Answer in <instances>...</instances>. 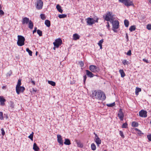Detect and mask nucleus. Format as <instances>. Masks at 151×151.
Segmentation results:
<instances>
[{
    "label": "nucleus",
    "mask_w": 151,
    "mask_h": 151,
    "mask_svg": "<svg viewBox=\"0 0 151 151\" xmlns=\"http://www.w3.org/2000/svg\"><path fill=\"white\" fill-rule=\"evenodd\" d=\"M80 37V36L77 33L74 34L73 35V39L75 40L79 39Z\"/></svg>",
    "instance_id": "19"
},
{
    "label": "nucleus",
    "mask_w": 151,
    "mask_h": 151,
    "mask_svg": "<svg viewBox=\"0 0 151 151\" xmlns=\"http://www.w3.org/2000/svg\"><path fill=\"white\" fill-rule=\"evenodd\" d=\"M93 99H96L102 101L104 100L106 98L104 93L100 90L93 91L91 95Z\"/></svg>",
    "instance_id": "1"
},
{
    "label": "nucleus",
    "mask_w": 151,
    "mask_h": 151,
    "mask_svg": "<svg viewBox=\"0 0 151 151\" xmlns=\"http://www.w3.org/2000/svg\"><path fill=\"white\" fill-rule=\"evenodd\" d=\"M48 83L52 86H55V83L52 81H48Z\"/></svg>",
    "instance_id": "30"
},
{
    "label": "nucleus",
    "mask_w": 151,
    "mask_h": 151,
    "mask_svg": "<svg viewBox=\"0 0 151 151\" xmlns=\"http://www.w3.org/2000/svg\"><path fill=\"white\" fill-rule=\"evenodd\" d=\"M138 123L135 122H133L132 123V126L133 127H137L138 126Z\"/></svg>",
    "instance_id": "31"
},
{
    "label": "nucleus",
    "mask_w": 151,
    "mask_h": 151,
    "mask_svg": "<svg viewBox=\"0 0 151 151\" xmlns=\"http://www.w3.org/2000/svg\"><path fill=\"white\" fill-rule=\"evenodd\" d=\"M1 9V5L0 4V9Z\"/></svg>",
    "instance_id": "60"
},
{
    "label": "nucleus",
    "mask_w": 151,
    "mask_h": 151,
    "mask_svg": "<svg viewBox=\"0 0 151 151\" xmlns=\"http://www.w3.org/2000/svg\"><path fill=\"white\" fill-rule=\"evenodd\" d=\"M91 148L93 150H95L96 149V146L95 144L93 143L91 144Z\"/></svg>",
    "instance_id": "32"
},
{
    "label": "nucleus",
    "mask_w": 151,
    "mask_h": 151,
    "mask_svg": "<svg viewBox=\"0 0 151 151\" xmlns=\"http://www.w3.org/2000/svg\"><path fill=\"white\" fill-rule=\"evenodd\" d=\"M33 149L35 151H39V148L36 143H34V144Z\"/></svg>",
    "instance_id": "20"
},
{
    "label": "nucleus",
    "mask_w": 151,
    "mask_h": 151,
    "mask_svg": "<svg viewBox=\"0 0 151 151\" xmlns=\"http://www.w3.org/2000/svg\"><path fill=\"white\" fill-rule=\"evenodd\" d=\"M124 24L125 27H128L129 25V22L127 19H125L124 22Z\"/></svg>",
    "instance_id": "27"
},
{
    "label": "nucleus",
    "mask_w": 151,
    "mask_h": 151,
    "mask_svg": "<svg viewBox=\"0 0 151 151\" xmlns=\"http://www.w3.org/2000/svg\"><path fill=\"white\" fill-rule=\"evenodd\" d=\"M45 24L47 27H50V21L48 20H46L45 22Z\"/></svg>",
    "instance_id": "23"
},
{
    "label": "nucleus",
    "mask_w": 151,
    "mask_h": 151,
    "mask_svg": "<svg viewBox=\"0 0 151 151\" xmlns=\"http://www.w3.org/2000/svg\"><path fill=\"white\" fill-rule=\"evenodd\" d=\"M119 134L123 138L124 137V136L123 134V132L122 131H119Z\"/></svg>",
    "instance_id": "44"
},
{
    "label": "nucleus",
    "mask_w": 151,
    "mask_h": 151,
    "mask_svg": "<svg viewBox=\"0 0 151 151\" xmlns=\"http://www.w3.org/2000/svg\"><path fill=\"white\" fill-rule=\"evenodd\" d=\"M149 2L151 4V0H149Z\"/></svg>",
    "instance_id": "58"
},
{
    "label": "nucleus",
    "mask_w": 151,
    "mask_h": 151,
    "mask_svg": "<svg viewBox=\"0 0 151 151\" xmlns=\"http://www.w3.org/2000/svg\"><path fill=\"white\" fill-rule=\"evenodd\" d=\"M94 134L95 135L94 141L97 144V146L99 147V145L101 143V140L96 133L94 132Z\"/></svg>",
    "instance_id": "10"
},
{
    "label": "nucleus",
    "mask_w": 151,
    "mask_h": 151,
    "mask_svg": "<svg viewBox=\"0 0 151 151\" xmlns=\"http://www.w3.org/2000/svg\"><path fill=\"white\" fill-rule=\"evenodd\" d=\"M1 132L2 135L4 136L5 134V132L4 129L3 128H2L1 129Z\"/></svg>",
    "instance_id": "47"
},
{
    "label": "nucleus",
    "mask_w": 151,
    "mask_h": 151,
    "mask_svg": "<svg viewBox=\"0 0 151 151\" xmlns=\"http://www.w3.org/2000/svg\"><path fill=\"white\" fill-rule=\"evenodd\" d=\"M79 64L82 67H83L84 66V63L82 61H81L79 62Z\"/></svg>",
    "instance_id": "49"
},
{
    "label": "nucleus",
    "mask_w": 151,
    "mask_h": 151,
    "mask_svg": "<svg viewBox=\"0 0 151 151\" xmlns=\"http://www.w3.org/2000/svg\"><path fill=\"white\" fill-rule=\"evenodd\" d=\"M41 19L42 20H45L46 19V17L45 15L43 14H41L40 15Z\"/></svg>",
    "instance_id": "42"
},
{
    "label": "nucleus",
    "mask_w": 151,
    "mask_h": 151,
    "mask_svg": "<svg viewBox=\"0 0 151 151\" xmlns=\"http://www.w3.org/2000/svg\"><path fill=\"white\" fill-rule=\"evenodd\" d=\"M147 137L149 141H151V134L148 135H147Z\"/></svg>",
    "instance_id": "50"
},
{
    "label": "nucleus",
    "mask_w": 151,
    "mask_h": 151,
    "mask_svg": "<svg viewBox=\"0 0 151 151\" xmlns=\"http://www.w3.org/2000/svg\"><path fill=\"white\" fill-rule=\"evenodd\" d=\"M22 24H28V27L31 29H33V24L31 20H30L29 18L27 17H23L22 21Z\"/></svg>",
    "instance_id": "2"
},
{
    "label": "nucleus",
    "mask_w": 151,
    "mask_h": 151,
    "mask_svg": "<svg viewBox=\"0 0 151 151\" xmlns=\"http://www.w3.org/2000/svg\"><path fill=\"white\" fill-rule=\"evenodd\" d=\"M74 83H73V82H71L70 83L71 84H73Z\"/></svg>",
    "instance_id": "59"
},
{
    "label": "nucleus",
    "mask_w": 151,
    "mask_h": 151,
    "mask_svg": "<svg viewBox=\"0 0 151 151\" xmlns=\"http://www.w3.org/2000/svg\"><path fill=\"white\" fill-rule=\"evenodd\" d=\"M106 105L108 107H111L114 106L115 103V102H114L111 104H107Z\"/></svg>",
    "instance_id": "39"
},
{
    "label": "nucleus",
    "mask_w": 151,
    "mask_h": 151,
    "mask_svg": "<svg viewBox=\"0 0 151 151\" xmlns=\"http://www.w3.org/2000/svg\"><path fill=\"white\" fill-rule=\"evenodd\" d=\"M64 144L67 145H70L71 144L70 139L68 138L65 139V141L64 142Z\"/></svg>",
    "instance_id": "21"
},
{
    "label": "nucleus",
    "mask_w": 151,
    "mask_h": 151,
    "mask_svg": "<svg viewBox=\"0 0 151 151\" xmlns=\"http://www.w3.org/2000/svg\"><path fill=\"white\" fill-rule=\"evenodd\" d=\"M136 129V130L138 131V133L139 134H142L143 133H142L141 132V131L140 130H139L138 129Z\"/></svg>",
    "instance_id": "52"
},
{
    "label": "nucleus",
    "mask_w": 151,
    "mask_h": 151,
    "mask_svg": "<svg viewBox=\"0 0 151 151\" xmlns=\"http://www.w3.org/2000/svg\"><path fill=\"white\" fill-rule=\"evenodd\" d=\"M94 19V22H98V21L99 19V18H98L97 17L95 16L93 18Z\"/></svg>",
    "instance_id": "40"
},
{
    "label": "nucleus",
    "mask_w": 151,
    "mask_h": 151,
    "mask_svg": "<svg viewBox=\"0 0 151 151\" xmlns=\"http://www.w3.org/2000/svg\"><path fill=\"white\" fill-rule=\"evenodd\" d=\"M126 38L127 39V41H129L128 36V34L127 33H126Z\"/></svg>",
    "instance_id": "56"
},
{
    "label": "nucleus",
    "mask_w": 151,
    "mask_h": 151,
    "mask_svg": "<svg viewBox=\"0 0 151 151\" xmlns=\"http://www.w3.org/2000/svg\"><path fill=\"white\" fill-rule=\"evenodd\" d=\"M21 80L19 79L18 80V83H17V84L16 86V87H20V85H21Z\"/></svg>",
    "instance_id": "37"
},
{
    "label": "nucleus",
    "mask_w": 151,
    "mask_h": 151,
    "mask_svg": "<svg viewBox=\"0 0 151 151\" xmlns=\"http://www.w3.org/2000/svg\"><path fill=\"white\" fill-rule=\"evenodd\" d=\"M0 119L1 120L4 119L3 113L2 112H0Z\"/></svg>",
    "instance_id": "43"
},
{
    "label": "nucleus",
    "mask_w": 151,
    "mask_h": 151,
    "mask_svg": "<svg viewBox=\"0 0 151 151\" xmlns=\"http://www.w3.org/2000/svg\"><path fill=\"white\" fill-rule=\"evenodd\" d=\"M123 64L125 65H128L129 63V62L128 61H127L126 60H124L122 61Z\"/></svg>",
    "instance_id": "35"
},
{
    "label": "nucleus",
    "mask_w": 151,
    "mask_h": 151,
    "mask_svg": "<svg viewBox=\"0 0 151 151\" xmlns=\"http://www.w3.org/2000/svg\"><path fill=\"white\" fill-rule=\"evenodd\" d=\"M36 7L37 9L40 10L42 9L43 3L41 0H37Z\"/></svg>",
    "instance_id": "8"
},
{
    "label": "nucleus",
    "mask_w": 151,
    "mask_h": 151,
    "mask_svg": "<svg viewBox=\"0 0 151 151\" xmlns=\"http://www.w3.org/2000/svg\"><path fill=\"white\" fill-rule=\"evenodd\" d=\"M127 125H128V124H127V123L125 122V123H124L122 124V128H126L127 127Z\"/></svg>",
    "instance_id": "41"
},
{
    "label": "nucleus",
    "mask_w": 151,
    "mask_h": 151,
    "mask_svg": "<svg viewBox=\"0 0 151 151\" xmlns=\"http://www.w3.org/2000/svg\"><path fill=\"white\" fill-rule=\"evenodd\" d=\"M56 8L59 12L61 13H62L63 10L61 9V7L59 4H57L56 6Z\"/></svg>",
    "instance_id": "22"
},
{
    "label": "nucleus",
    "mask_w": 151,
    "mask_h": 151,
    "mask_svg": "<svg viewBox=\"0 0 151 151\" xmlns=\"http://www.w3.org/2000/svg\"><path fill=\"white\" fill-rule=\"evenodd\" d=\"M37 52H36V55H37Z\"/></svg>",
    "instance_id": "62"
},
{
    "label": "nucleus",
    "mask_w": 151,
    "mask_h": 151,
    "mask_svg": "<svg viewBox=\"0 0 151 151\" xmlns=\"http://www.w3.org/2000/svg\"><path fill=\"white\" fill-rule=\"evenodd\" d=\"M67 16V15L64 14H60L58 15V17L60 19L65 18V17H66Z\"/></svg>",
    "instance_id": "29"
},
{
    "label": "nucleus",
    "mask_w": 151,
    "mask_h": 151,
    "mask_svg": "<svg viewBox=\"0 0 151 151\" xmlns=\"http://www.w3.org/2000/svg\"><path fill=\"white\" fill-rule=\"evenodd\" d=\"M147 28L149 30H151V24H148L147 26Z\"/></svg>",
    "instance_id": "46"
},
{
    "label": "nucleus",
    "mask_w": 151,
    "mask_h": 151,
    "mask_svg": "<svg viewBox=\"0 0 151 151\" xmlns=\"http://www.w3.org/2000/svg\"><path fill=\"white\" fill-rule=\"evenodd\" d=\"M10 107L12 109H13L14 108V103L12 102H10V104H9Z\"/></svg>",
    "instance_id": "36"
},
{
    "label": "nucleus",
    "mask_w": 151,
    "mask_h": 151,
    "mask_svg": "<svg viewBox=\"0 0 151 151\" xmlns=\"http://www.w3.org/2000/svg\"><path fill=\"white\" fill-rule=\"evenodd\" d=\"M89 69L91 72L95 73L98 72L99 70V68L94 65H90Z\"/></svg>",
    "instance_id": "7"
},
{
    "label": "nucleus",
    "mask_w": 151,
    "mask_h": 151,
    "mask_svg": "<svg viewBox=\"0 0 151 151\" xmlns=\"http://www.w3.org/2000/svg\"><path fill=\"white\" fill-rule=\"evenodd\" d=\"M33 91H34L35 92L36 91L35 90H34V88L33 89Z\"/></svg>",
    "instance_id": "61"
},
{
    "label": "nucleus",
    "mask_w": 151,
    "mask_h": 151,
    "mask_svg": "<svg viewBox=\"0 0 151 151\" xmlns=\"http://www.w3.org/2000/svg\"><path fill=\"white\" fill-rule=\"evenodd\" d=\"M75 141L77 143V145L78 147L80 148H82L83 147V144L81 143L80 141L76 139L75 140Z\"/></svg>",
    "instance_id": "18"
},
{
    "label": "nucleus",
    "mask_w": 151,
    "mask_h": 151,
    "mask_svg": "<svg viewBox=\"0 0 151 151\" xmlns=\"http://www.w3.org/2000/svg\"><path fill=\"white\" fill-rule=\"evenodd\" d=\"M141 91V89L140 88H136L135 90V94L137 95L138 94V93Z\"/></svg>",
    "instance_id": "28"
},
{
    "label": "nucleus",
    "mask_w": 151,
    "mask_h": 151,
    "mask_svg": "<svg viewBox=\"0 0 151 151\" xmlns=\"http://www.w3.org/2000/svg\"><path fill=\"white\" fill-rule=\"evenodd\" d=\"M106 23H107V24L106 25V26L107 27V29H109V27H110V26H109V23L108 22H107Z\"/></svg>",
    "instance_id": "53"
},
{
    "label": "nucleus",
    "mask_w": 151,
    "mask_h": 151,
    "mask_svg": "<svg viewBox=\"0 0 151 151\" xmlns=\"http://www.w3.org/2000/svg\"><path fill=\"white\" fill-rule=\"evenodd\" d=\"M119 72L121 74L122 77L123 78L125 76V74L123 70H119Z\"/></svg>",
    "instance_id": "25"
},
{
    "label": "nucleus",
    "mask_w": 151,
    "mask_h": 151,
    "mask_svg": "<svg viewBox=\"0 0 151 151\" xmlns=\"http://www.w3.org/2000/svg\"><path fill=\"white\" fill-rule=\"evenodd\" d=\"M16 92L18 94H19L20 92H23L25 90L24 87L23 86L16 87Z\"/></svg>",
    "instance_id": "12"
},
{
    "label": "nucleus",
    "mask_w": 151,
    "mask_h": 151,
    "mask_svg": "<svg viewBox=\"0 0 151 151\" xmlns=\"http://www.w3.org/2000/svg\"><path fill=\"white\" fill-rule=\"evenodd\" d=\"M110 22L112 24L113 29H117L119 27V22L118 20L114 21L113 19H111Z\"/></svg>",
    "instance_id": "4"
},
{
    "label": "nucleus",
    "mask_w": 151,
    "mask_h": 151,
    "mask_svg": "<svg viewBox=\"0 0 151 151\" xmlns=\"http://www.w3.org/2000/svg\"><path fill=\"white\" fill-rule=\"evenodd\" d=\"M26 50L27 52H28L30 56H31L32 55V52L31 50H30L28 48H26Z\"/></svg>",
    "instance_id": "33"
},
{
    "label": "nucleus",
    "mask_w": 151,
    "mask_h": 151,
    "mask_svg": "<svg viewBox=\"0 0 151 151\" xmlns=\"http://www.w3.org/2000/svg\"><path fill=\"white\" fill-rule=\"evenodd\" d=\"M105 20L107 21H110L111 19H113V16L112 15V12H108L105 15V16H104L103 17Z\"/></svg>",
    "instance_id": "6"
},
{
    "label": "nucleus",
    "mask_w": 151,
    "mask_h": 151,
    "mask_svg": "<svg viewBox=\"0 0 151 151\" xmlns=\"http://www.w3.org/2000/svg\"><path fill=\"white\" fill-rule=\"evenodd\" d=\"M37 32L40 36H41L42 35V32L39 29L37 30Z\"/></svg>",
    "instance_id": "34"
},
{
    "label": "nucleus",
    "mask_w": 151,
    "mask_h": 151,
    "mask_svg": "<svg viewBox=\"0 0 151 151\" xmlns=\"http://www.w3.org/2000/svg\"><path fill=\"white\" fill-rule=\"evenodd\" d=\"M113 30L114 32H115V30H114V29H113Z\"/></svg>",
    "instance_id": "63"
},
{
    "label": "nucleus",
    "mask_w": 151,
    "mask_h": 151,
    "mask_svg": "<svg viewBox=\"0 0 151 151\" xmlns=\"http://www.w3.org/2000/svg\"><path fill=\"white\" fill-rule=\"evenodd\" d=\"M62 40L60 38L58 39L55 40V42L53 43L55 46L56 47H58L60 46L62 44Z\"/></svg>",
    "instance_id": "9"
},
{
    "label": "nucleus",
    "mask_w": 151,
    "mask_h": 151,
    "mask_svg": "<svg viewBox=\"0 0 151 151\" xmlns=\"http://www.w3.org/2000/svg\"><path fill=\"white\" fill-rule=\"evenodd\" d=\"M57 138L58 142L60 145H63V143L61 136L60 134L57 135Z\"/></svg>",
    "instance_id": "15"
},
{
    "label": "nucleus",
    "mask_w": 151,
    "mask_h": 151,
    "mask_svg": "<svg viewBox=\"0 0 151 151\" xmlns=\"http://www.w3.org/2000/svg\"><path fill=\"white\" fill-rule=\"evenodd\" d=\"M6 100L2 96H0V102L1 103L0 105L2 106H4L5 104L4 102Z\"/></svg>",
    "instance_id": "17"
},
{
    "label": "nucleus",
    "mask_w": 151,
    "mask_h": 151,
    "mask_svg": "<svg viewBox=\"0 0 151 151\" xmlns=\"http://www.w3.org/2000/svg\"><path fill=\"white\" fill-rule=\"evenodd\" d=\"M147 111L143 110H142L139 112V116L142 117H146L147 116Z\"/></svg>",
    "instance_id": "13"
},
{
    "label": "nucleus",
    "mask_w": 151,
    "mask_h": 151,
    "mask_svg": "<svg viewBox=\"0 0 151 151\" xmlns=\"http://www.w3.org/2000/svg\"><path fill=\"white\" fill-rule=\"evenodd\" d=\"M18 41L17 42V45L19 46H22L24 45V41L25 39L24 37L20 35H18L17 36Z\"/></svg>",
    "instance_id": "3"
},
{
    "label": "nucleus",
    "mask_w": 151,
    "mask_h": 151,
    "mask_svg": "<svg viewBox=\"0 0 151 151\" xmlns=\"http://www.w3.org/2000/svg\"><path fill=\"white\" fill-rule=\"evenodd\" d=\"M118 116L121 121H122L123 120L124 115L122 112V109H120L118 114Z\"/></svg>",
    "instance_id": "11"
},
{
    "label": "nucleus",
    "mask_w": 151,
    "mask_h": 151,
    "mask_svg": "<svg viewBox=\"0 0 151 151\" xmlns=\"http://www.w3.org/2000/svg\"><path fill=\"white\" fill-rule=\"evenodd\" d=\"M143 60L145 62H146L147 63H148L149 62L148 61V60H147L145 58L143 59Z\"/></svg>",
    "instance_id": "54"
},
{
    "label": "nucleus",
    "mask_w": 151,
    "mask_h": 151,
    "mask_svg": "<svg viewBox=\"0 0 151 151\" xmlns=\"http://www.w3.org/2000/svg\"><path fill=\"white\" fill-rule=\"evenodd\" d=\"M86 75L89 77L92 78L94 76V75H93L91 72H90L88 70H86Z\"/></svg>",
    "instance_id": "16"
},
{
    "label": "nucleus",
    "mask_w": 151,
    "mask_h": 151,
    "mask_svg": "<svg viewBox=\"0 0 151 151\" xmlns=\"http://www.w3.org/2000/svg\"><path fill=\"white\" fill-rule=\"evenodd\" d=\"M34 133L32 132V133L28 137L32 140H33Z\"/></svg>",
    "instance_id": "38"
},
{
    "label": "nucleus",
    "mask_w": 151,
    "mask_h": 151,
    "mask_svg": "<svg viewBox=\"0 0 151 151\" xmlns=\"http://www.w3.org/2000/svg\"><path fill=\"white\" fill-rule=\"evenodd\" d=\"M86 22L87 24L89 25H91L95 23L94 19L92 18L88 17L87 19Z\"/></svg>",
    "instance_id": "14"
},
{
    "label": "nucleus",
    "mask_w": 151,
    "mask_h": 151,
    "mask_svg": "<svg viewBox=\"0 0 151 151\" xmlns=\"http://www.w3.org/2000/svg\"><path fill=\"white\" fill-rule=\"evenodd\" d=\"M31 82L33 85H35V83L34 81H31Z\"/></svg>",
    "instance_id": "57"
},
{
    "label": "nucleus",
    "mask_w": 151,
    "mask_h": 151,
    "mask_svg": "<svg viewBox=\"0 0 151 151\" xmlns=\"http://www.w3.org/2000/svg\"><path fill=\"white\" fill-rule=\"evenodd\" d=\"M131 54V50H129L127 53V55L128 56H130Z\"/></svg>",
    "instance_id": "48"
},
{
    "label": "nucleus",
    "mask_w": 151,
    "mask_h": 151,
    "mask_svg": "<svg viewBox=\"0 0 151 151\" xmlns=\"http://www.w3.org/2000/svg\"><path fill=\"white\" fill-rule=\"evenodd\" d=\"M87 78V76L86 75H84L83 76V82L84 83H85V81Z\"/></svg>",
    "instance_id": "51"
},
{
    "label": "nucleus",
    "mask_w": 151,
    "mask_h": 151,
    "mask_svg": "<svg viewBox=\"0 0 151 151\" xmlns=\"http://www.w3.org/2000/svg\"><path fill=\"white\" fill-rule=\"evenodd\" d=\"M136 29V27L134 25L131 26L129 28V30L131 32L134 31Z\"/></svg>",
    "instance_id": "26"
},
{
    "label": "nucleus",
    "mask_w": 151,
    "mask_h": 151,
    "mask_svg": "<svg viewBox=\"0 0 151 151\" xmlns=\"http://www.w3.org/2000/svg\"><path fill=\"white\" fill-rule=\"evenodd\" d=\"M37 29V28L36 27H35V28L34 30L33 31V33L34 34V33L36 32V31Z\"/></svg>",
    "instance_id": "55"
},
{
    "label": "nucleus",
    "mask_w": 151,
    "mask_h": 151,
    "mask_svg": "<svg viewBox=\"0 0 151 151\" xmlns=\"http://www.w3.org/2000/svg\"><path fill=\"white\" fill-rule=\"evenodd\" d=\"M4 12L1 9H0V16H2L4 15Z\"/></svg>",
    "instance_id": "45"
},
{
    "label": "nucleus",
    "mask_w": 151,
    "mask_h": 151,
    "mask_svg": "<svg viewBox=\"0 0 151 151\" xmlns=\"http://www.w3.org/2000/svg\"><path fill=\"white\" fill-rule=\"evenodd\" d=\"M150 124H151V121L150 122Z\"/></svg>",
    "instance_id": "64"
},
{
    "label": "nucleus",
    "mask_w": 151,
    "mask_h": 151,
    "mask_svg": "<svg viewBox=\"0 0 151 151\" xmlns=\"http://www.w3.org/2000/svg\"><path fill=\"white\" fill-rule=\"evenodd\" d=\"M104 42L103 39H102L100 40L98 43V44L100 47V49H102V44Z\"/></svg>",
    "instance_id": "24"
},
{
    "label": "nucleus",
    "mask_w": 151,
    "mask_h": 151,
    "mask_svg": "<svg viewBox=\"0 0 151 151\" xmlns=\"http://www.w3.org/2000/svg\"><path fill=\"white\" fill-rule=\"evenodd\" d=\"M120 2L123 3L127 7L134 5L133 2L130 0H119Z\"/></svg>",
    "instance_id": "5"
}]
</instances>
